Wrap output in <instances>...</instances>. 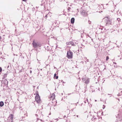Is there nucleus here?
Wrapping results in <instances>:
<instances>
[{"label": "nucleus", "mask_w": 122, "mask_h": 122, "mask_svg": "<svg viewBox=\"0 0 122 122\" xmlns=\"http://www.w3.org/2000/svg\"><path fill=\"white\" fill-rule=\"evenodd\" d=\"M110 94H108V95H110Z\"/></svg>", "instance_id": "obj_43"}, {"label": "nucleus", "mask_w": 122, "mask_h": 122, "mask_svg": "<svg viewBox=\"0 0 122 122\" xmlns=\"http://www.w3.org/2000/svg\"><path fill=\"white\" fill-rule=\"evenodd\" d=\"M75 21V19L74 18H71V23L73 24L74 23Z\"/></svg>", "instance_id": "obj_10"}, {"label": "nucleus", "mask_w": 122, "mask_h": 122, "mask_svg": "<svg viewBox=\"0 0 122 122\" xmlns=\"http://www.w3.org/2000/svg\"><path fill=\"white\" fill-rule=\"evenodd\" d=\"M41 121H42V119H40Z\"/></svg>", "instance_id": "obj_35"}, {"label": "nucleus", "mask_w": 122, "mask_h": 122, "mask_svg": "<svg viewBox=\"0 0 122 122\" xmlns=\"http://www.w3.org/2000/svg\"><path fill=\"white\" fill-rule=\"evenodd\" d=\"M32 71L31 70H30V73H32Z\"/></svg>", "instance_id": "obj_29"}, {"label": "nucleus", "mask_w": 122, "mask_h": 122, "mask_svg": "<svg viewBox=\"0 0 122 122\" xmlns=\"http://www.w3.org/2000/svg\"><path fill=\"white\" fill-rule=\"evenodd\" d=\"M13 115L12 114L10 115L8 117V119L11 120V122H12Z\"/></svg>", "instance_id": "obj_8"}, {"label": "nucleus", "mask_w": 122, "mask_h": 122, "mask_svg": "<svg viewBox=\"0 0 122 122\" xmlns=\"http://www.w3.org/2000/svg\"><path fill=\"white\" fill-rule=\"evenodd\" d=\"M55 95L54 94H52V95L51 96V97L52 99H54L55 98Z\"/></svg>", "instance_id": "obj_14"}, {"label": "nucleus", "mask_w": 122, "mask_h": 122, "mask_svg": "<svg viewBox=\"0 0 122 122\" xmlns=\"http://www.w3.org/2000/svg\"><path fill=\"white\" fill-rule=\"evenodd\" d=\"M54 77H55L56 78V79H57L58 78V76H56V74L55 73L54 75Z\"/></svg>", "instance_id": "obj_15"}, {"label": "nucleus", "mask_w": 122, "mask_h": 122, "mask_svg": "<svg viewBox=\"0 0 122 122\" xmlns=\"http://www.w3.org/2000/svg\"><path fill=\"white\" fill-rule=\"evenodd\" d=\"M1 37L0 36V39H1Z\"/></svg>", "instance_id": "obj_33"}, {"label": "nucleus", "mask_w": 122, "mask_h": 122, "mask_svg": "<svg viewBox=\"0 0 122 122\" xmlns=\"http://www.w3.org/2000/svg\"><path fill=\"white\" fill-rule=\"evenodd\" d=\"M21 107H20V108H21Z\"/></svg>", "instance_id": "obj_42"}, {"label": "nucleus", "mask_w": 122, "mask_h": 122, "mask_svg": "<svg viewBox=\"0 0 122 122\" xmlns=\"http://www.w3.org/2000/svg\"><path fill=\"white\" fill-rule=\"evenodd\" d=\"M86 102H88V100L87 99V100L86 101H84V102L85 103H86Z\"/></svg>", "instance_id": "obj_20"}, {"label": "nucleus", "mask_w": 122, "mask_h": 122, "mask_svg": "<svg viewBox=\"0 0 122 122\" xmlns=\"http://www.w3.org/2000/svg\"><path fill=\"white\" fill-rule=\"evenodd\" d=\"M66 117V115H64V118H65V117Z\"/></svg>", "instance_id": "obj_31"}, {"label": "nucleus", "mask_w": 122, "mask_h": 122, "mask_svg": "<svg viewBox=\"0 0 122 122\" xmlns=\"http://www.w3.org/2000/svg\"><path fill=\"white\" fill-rule=\"evenodd\" d=\"M95 101H97V100H95Z\"/></svg>", "instance_id": "obj_44"}, {"label": "nucleus", "mask_w": 122, "mask_h": 122, "mask_svg": "<svg viewBox=\"0 0 122 122\" xmlns=\"http://www.w3.org/2000/svg\"><path fill=\"white\" fill-rule=\"evenodd\" d=\"M35 100L38 103L40 104L41 102L40 97L38 94L36 95L35 97Z\"/></svg>", "instance_id": "obj_3"}, {"label": "nucleus", "mask_w": 122, "mask_h": 122, "mask_svg": "<svg viewBox=\"0 0 122 122\" xmlns=\"http://www.w3.org/2000/svg\"><path fill=\"white\" fill-rule=\"evenodd\" d=\"M9 67V66H8V67H7V68H8Z\"/></svg>", "instance_id": "obj_38"}, {"label": "nucleus", "mask_w": 122, "mask_h": 122, "mask_svg": "<svg viewBox=\"0 0 122 122\" xmlns=\"http://www.w3.org/2000/svg\"><path fill=\"white\" fill-rule=\"evenodd\" d=\"M66 44L67 45H71L72 46H74V43L72 41L67 42H66Z\"/></svg>", "instance_id": "obj_9"}, {"label": "nucleus", "mask_w": 122, "mask_h": 122, "mask_svg": "<svg viewBox=\"0 0 122 122\" xmlns=\"http://www.w3.org/2000/svg\"><path fill=\"white\" fill-rule=\"evenodd\" d=\"M23 1H25L26 0H22Z\"/></svg>", "instance_id": "obj_32"}, {"label": "nucleus", "mask_w": 122, "mask_h": 122, "mask_svg": "<svg viewBox=\"0 0 122 122\" xmlns=\"http://www.w3.org/2000/svg\"><path fill=\"white\" fill-rule=\"evenodd\" d=\"M5 79V80L6 81V82L7 84L8 83V81H7V80H6V79Z\"/></svg>", "instance_id": "obj_23"}, {"label": "nucleus", "mask_w": 122, "mask_h": 122, "mask_svg": "<svg viewBox=\"0 0 122 122\" xmlns=\"http://www.w3.org/2000/svg\"><path fill=\"white\" fill-rule=\"evenodd\" d=\"M91 21H90L89 20V21H88V23H89V24H90V23H91Z\"/></svg>", "instance_id": "obj_28"}, {"label": "nucleus", "mask_w": 122, "mask_h": 122, "mask_svg": "<svg viewBox=\"0 0 122 122\" xmlns=\"http://www.w3.org/2000/svg\"><path fill=\"white\" fill-rule=\"evenodd\" d=\"M7 73H6L4 74L3 76V79H5V78H6L7 77Z\"/></svg>", "instance_id": "obj_12"}, {"label": "nucleus", "mask_w": 122, "mask_h": 122, "mask_svg": "<svg viewBox=\"0 0 122 122\" xmlns=\"http://www.w3.org/2000/svg\"><path fill=\"white\" fill-rule=\"evenodd\" d=\"M67 111L69 112V113L70 112V111L68 109L67 110Z\"/></svg>", "instance_id": "obj_24"}, {"label": "nucleus", "mask_w": 122, "mask_h": 122, "mask_svg": "<svg viewBox=\"0 0 122 122\" xmlns=\"http://www.w3.org/2000/svg\"><path fill=\"white\" fill-rule=\"evenodd\" d=\"M49 14V13L48 14H47L46 15V16H45V17L46 18H45L46 19L47 17H48V16H49L48 15Z\"/></svg>", "instance_id": "obj_16"}, {"label": "nucleus", "mask_w": 122, "mask_h": 122, "mask_svg": "<svg viewBox=\"0 0 122 122\" xmlns=\"http://www.w3.org/2000/svg\"><path fill=\"white\" fill-rule=\"evenodd\" d=\"M37 121L38 120H40V119L39 118H37Z\"/></svg>", "instance_id": "obj_26"}, {"label": "nucleus", "mask_w": 122, "mask_h": 122, "mask_svg": "<svg viewBox=\"0 0 122 122\" xmlns=\"http://www.w3.org/2000/svg\"><path fill=\"white\" fill-rule=\"evenodd\" d=\"M32 44L33 47L35 48H37L41 47V45L40 43L38 42H36L35 40L33 41Z\"/></svg>", "instance_id": "obj_1"}, {"label": "nucleus", "mask_w": 122, "mask_h": 122, "mask_svg": "<svg viewBox=\"0 0 122 122\" xmlns=\"http://www.w3.org/2000/svg\"><path fill=\"white\" fill-rule=\"evenodd\" d=\"M62 80H60V81H61V82H62Z\"/></svg>", "instance_id": "obj_37"}, {"label": "nucleus", "mask_w": 122, "mask_h": 122, "mask_svg": "<svg viewBox=\"0 0 122 122\" xmlns=\"http://www.w3.org/2000/svg\"><path fill=\"white\" fill-rule=\"evenodd\" d=\"M22 117V119H23V117L24 118V117Z\"/></svg>", "instance_id": "obj_39"}, {"label": "nucleus", "mask_w": 122, "mask_h": 122, "mask_svg": "<svg viewBox=\"0 0 122 122\" xmlns=\"http://www.w3.org/2000/svg\"><path fill=\"white\" fill-rule=\"evenodd\" d=\"M109 59V57L108 56H107L106 57V60L107 61Z\"/></svg>", "instance_id": "obj_17"}, {"label": "nucleus", "mask_w": 122, "mask_h": 122, "mask_svg": "<svg viewBox=\"0 0 122 122\" xmlns=\"http://www.w3.org/2000/svg\"><path fill=\"white\" fill-rule=\"evenodd\" d=\"M46 48V49L47 50V51H49L50 50V48H49V46H45V47Z\"/></svg>", "instance_id": "obj_13"}, {"label": "nucleus", "mask_w": 122, "mask_h": 122, "mask_svg": "<svg viewBox=\"0 0 122 122\" xmlns=\"http://www.w3.org/2000/svg\"><path fill=\"white\" fill-rule=\"evenodd\" d=\"M70 9H71V8H70V7H69L68 8V10H69Z\"/></svg>", "instance_id": "obj_27"}, {"label": "nucleus", "mask_w": 122, "mask_h": 122, "mask_svg": "<svg viewBox=\"0 0 122 122\" xmlns=\"http://www.w3.org/2000/svg\"><path fill=\"white\" fill-rule=\"evenodd\" d=\"M88 60H87V61H88Z\"/></svg>", "instance_id": "obj_45"}, {"label": "nucleus", "mask_w": 122, "mask_h": 122, "mask_svg": "<svg viewBox=\"0 0 122 122\" xmlns=\"http://www.w3.org/2000/svg\"><path fill=\"white\" fill-rule=\"evenodd\" d=\"M94 117V116L93 117L94 118V120H96V119H97V118L96 117Z\"/></svg>", "instance_id": "obj_22"}, {"label": "nucleus", "mask_w": 122, "mask_h": 122, "mask_svg": "<svg viewBox=\"0 0 122 122\" xmlns=\"http://www.w3.org/2000/svg\"><path fill=\"white\" fill-rule=\"evenodd\" d=\"M99 29H101V30H102V28H100Z\"/></svg>", "instance_id": "obj_30"}, {"label": "nucleus", "mask_w": 122, "mask_h": 122, "mask_svg": "<svg viewBox=\"0 0 122 122\" xmlns=\"http://www.w3.org/2000/svg\"><path fill=\"white\" fill-rule=\"evenodd\" d=\"M119 114H118V117H119Z\"/></svg>", "instance_id": "obj_40"}, {"label": "nucleus", "mask_w": 122, "mask_h": 122, "mask_svg": "<svg viewBox=\"0 0 122 122\" xmlns=\"http://www.w3.org/2000/svg\"><path fill=\"white\" fill-rule=\"evenodd\" d=\"M76 117H78V115H77V116H76Z\"/></svg>", "instance_id": "obj_36"}, {"label": "nucleus", "mask_w": 122, "mask_h": 122, "mask_svg": "<svg viewBox=\"0 0 122 122\" xmlns=\"http://www.w3.org/2000/svg\"><path fill=\"white\" fill-rule=\"evenodd\" d=\"M81 14L83 16H85L87 15L86 11L85 10H83L81 12Z\"/></svg>", "instance_id": "obj_7"}, {"label": "nucleus", "mask_w": 122, "mask_h": 122, "mask_svg": "<svg viewBox=\"0 0 122 122\" xmlns=\"http://www.w3.org/2000/svg\"><path fill=\"white\" fill-rule=\"evenodd\" d=\"M117 20L118 22H119L120 20H121L120 18H117Z\"/></svg>", "instance_id": "obj_18"}, {"label": "nucleus", "mask_w": 122, "mask_h": 122, "mask_svg": "<svg viewBox=\"0 0 122 122\" xmlns=\"http://www.w3.org/2000/svg\"><path fill=\"white\" fill-rule=\"evenodd\" d=\"M36 117H40V118L41 117H43V115L42 114V113H41L40 112V111L39 110H37V111L36 112Z\"/></svg>", "instance_id": "obj_5"}, {"label": "nucleus", "mask_w": 122, "mask_h": 122, "mask_svg": "<svg viewBox=\"0 0 122 122\" xmlns=\"http://www.w3.org/2000/svg\"><path fill=\"white\" fill-rule=\"evenodd\" d=\"M82 80L86 84H87L89 83L90 79L88 78H83Z\"/></svg>", "instance_id": "obj_6"}, {"label": "nucleus", "mask_w": 122, "mask_h": 122, "mask_svg": "<svg viewBox=\"0 0 122 122\" xmlns=\"http://www.w3.org/2000/svg\"><path fill=\"white\" fill-rule=\"evenodd\" d=\"M21 107H20V108H21Z\"/></svg>", "instance_id": "obj_41"}, {"label": "nucleus", "mask_w": 122, "mask_h": 122, "mask_svg": "<svg viewBox=\"0 0 122 122\" xmlns=\"http://www.w3.org/2000/svg\"><path fill=\"white\" fill-rule=\"evenodd\" d=\"M113 63L115 64H116V62H114Z\"/></svg>", "instance_id": "obj_34"}, {"label": "nucleus", "mask_w": 122, "mask_h": 122, "mask_svg": "<svg viewBox=\"0 0 122 122\" xmlns=\"http://www.w3.org/2000/svg\"><path fill=\"white\" fill-rule=\"evenodd\" d=\"M4 103L2 101H1L0 102V107H2L4 105Z\"/></svg>", "instance_id": "obj_11"}, {"label": "nucleus", "mask_w": 122, "mask_h": 122, "mask_svg": "<svg viewBox=\"0 0 122 122\" xmlns=\"http://www.w3.org/2000/svg\"><path fill=\"white\" fill-rule=\"evenodd\" d=\"M121 120H122V118L121 119H118V120H119V121H121Z\"/></svg>", "instance_id": "obj_25"}, {"label": "nucleus", "mask_w": 122, "mask_h": 122, "mask_svg": "<svg viewBox=\"0 0 122 122\" xmlns=\"http://www.w3.org/2000/svg\"><path fill=\"white\" fill-rule=\"evenodd\" d=\"M2 71V70L1 67H0V72H1Z\"/></svg>", "instance_id": "obj_21"}, {"label": "nucleus", "mask_w": 122, "mask_h": 122, "mask_svg": "<svg viewBox=\"0 0 122 122\" xmlns=\"http://www.w3.org/2000/svg\"><path fill=\"white\" fill-rule=\"evenodd\" d=\"M67 56L68 59L72 58L73 57V53L71 51L69 50L67 51Z\"/></svg>", "instance_id": "obj_2"}, {"label": "nucleus", "mask_w": 122, "mask_h": 122, "mask_svg": "<svg viewBox=\"0 0 122 122\" xmlns=\"http://www.w3.org/2000/svg\"><path fill=\"white\" fill-rule=\"evenodd\" d=\"M78 9H77V10H78Z\"/></svg>", "instance_id": "obj_46"}, {"label": "nucleus", "mask_w": 122, "mask_h": 122, "mask_svg": "<svg viewBox=\"0 0 122 122\" xmlns=\"http://www.w3.org/2000/svg\"><path fill=\"white\" fill-rule=\"evenodd\" d=\"M61 48H61H60V47H59L57 45V46H56V48Z\"/></svg>", "instance_id": "obj_19"}, {"label": "nucleus", "mask_w": 122, "mask_h": 122, "mask_svg": "<svg viewBox=\"0 0 122 122\" xmlns=\"http://www.w3.org/2000/svg\"><path fill=\"white\" fill-rule=\"evenodd\" d=\"M105 22L106 23L107 26L108 25L111 24V20L110 19L108 18L107 17L105 19Z\"/></svg>", "instance_id": "obj_4"}]
</instances>
